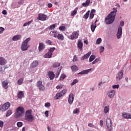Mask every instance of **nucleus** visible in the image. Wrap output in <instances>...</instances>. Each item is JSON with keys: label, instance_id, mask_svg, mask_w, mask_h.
Returning <instances> with one entry per match:
<instances>
[{"label": "nucleus", "instance_id": "obj_1", "mask_svg": "<svg viewBox=\"0 0 131 131\" xmlns=\"http://www.w3.org/2000/svg\"><path fill=\"white\" fill-rule=\"evenodd\" d=\"M117 13V8H113V11L105 17L104 22L106 24H112L115 20V16Z\"/></svg>", "mask_w": 131, "mask_h": 131}, {"label": "nucleus", "instance_id": "obj_2", "mask_svg": "<svg viewBox=\"0 0 131 131\" xmlns=\"http://www.w3.org/2000/svg\"><path fill=\"white\" fill-rule=\"evenodd\" d=\"M31 113H32V110H29L26 111L25 116V119L26 120V121L32 122V121L34 120V117H33V115H32Z\"/></svg>", "mask_w": 131, "mask_h": 131}, {"label": "nucleus", "instance_id": "obj_3", "mask_svg": "<svg viewBox=\"0 0 131 131\" xmlns=\"http://www.w3.org/2000/svg\"><path fill=\"white\" fill-rule=\"evenodd\" d=\"M30 40H31V37H29L23 41L21 46V51H27L28 50V48L30 47L29 44H28Z\"/></svg>", "mask_w": 131, "mask_h": 131}, {"label": "nucleus", "instance_id": "obj_4", "mask_svg": "<svg viewBox=\"0 0 131 131\" xmlns=\"http://www.w3.org/2000/svg\"><path fill=\"white\" fill-rule=\"evenodd\" d=\"M67 93V90L64 89L60 91L59 93H57L54 97L55 100H58L61 98L62 96H64L65 94Z\"/></svg>", "mask_w": 131, "mask_h": 131}, {"label": "nucleus", "instance_id": "obj_5", "mask_svg": "<svg viewBox=\"0 0 131 131\" xmlns=\"http://www.w3.org/2000/svg\"><path fill=\"white\" fill-rule=\"evenodd\" d=\"M16 115L18 117H20L22 114H24V107L22 106H19L16 110Z\"/></svg>", "mask_w": 131, "mask_h": 131}, {"label": "nucleus", "instance_id": "obj_6", "mask_svg": "<svg viewBox=\"0 0 131 131\" xmlns=\"http://www.w3.org/2000/svg\"><path fill=\"white\" fill-rule=\"evenodd\" d=\"M37 86L41 92H43L46 90V87H45V85L42 84L41 81L37 82Z\"/></svg>", "mask_w": 131, "mask_h": 131}, {"label": "nucleus", "instance_id": "obj_7", "mask_svg": "<svg viewBox=\"0 0 131 131\" xmlns=\"http://www.w3.org/2000/svg\"><path fill=\"white\" fill-rule=\"evenodd\" d=\"M10 106H11L10 102H6L2 106L1 111L3 112L7 111L10 108Z\"/></svg>", "mask_w": 131, "mask_h": 131}, {"label": "nucleus", "instance_id": "obj_8", "mask_svg": "<svg viewBox=\"0 0 131 131\" xmlns=\"http://www.w3.org/2000/svg\"><path fill=\"white\" fill-rule=\"evenodd\" d=\"M78 35H79V31H75L70 36V39L74 40V39L78 37Z\"/></svg>", "mask_w": 131, "mask_h": 131}, {"label": "nucleus", "instance_id": "obj_9", "mask_svg": "<svg viewBox=\"0 0 131 131\" xmlns=\"http://www.w3.org/2000/svg\"><path fill=\"white\" fill-rule=\"evenodd\" d=\"M122 35V28L119 27L118 29V31L117 33V37L118 39H119L120 37H121V36Z\"/></svg>", "mask_w": 131, "mask_h": 131}, {"label": "nucleus", "instance_id": "obj_10", "mask_svg": "<svg viewBox=\"0 0 131 131\" xmlns=\"http://www.w3.org/2000/svg\"><path fill=\"white\" fill-rule=\"evenodd\" d=\"M38 19L41 21H46V20H47V16L46 14L40 13L38 15Z\"/></svg>", "mask_w": 131, "mask_h": 131}, {"label": "nucleus", "instance_id": "obj_11", "mask_svg": "<svg viewBox=\"0 0 131 131\" xmlns=\"http://www.w3.org/2000/svg\"><path fill=\"white\" fill-rule=\"evenodd\" d=\"M74 100V96L73 95V94L71 93L69 95V99L68 102L70 105H71L73 103V101Z\"/></svg>", "mask_w": 131, "mask_h": 131}, {"label": "nucleus", "instance_id": "obj_12", "mask_svg": "<svg viewBox=\"0 0 131 131\" xmlns=\"http://www.w3.org/2000/svg\"><path fill=\"white\" fill-rule=\"evenodd\" d=\"M123 77V70L120 71L117 74L116 77V80H118L121 79Z\"/></svg>", "mask_w": 131, "mask_h": 131}, {"label": "nucleus", "instance_id": "obj_13", "mask_svg": "<svg viewBox=\"0 0 131 131\" xmlns=\"http://www.w3.org/2000/svg\"><path fill=\"white\" fill-rule=\"evenodd\" d=\"M91 54H92V52H89L87 54H84L81 58V60L83 61V60H86V59L89 58L90 56H91Z\"/></svg>", "mask_w": 131, "mask_h": 131}, {"label": "nucleus", "instance_id": "obj_14", "mask_svg": "<svg viewBox=\"0 0 131 131\" xmlns=\"http://www.w3.org/2000/svg\"><path fill=\"white\" fill-rule=\"evenodd\" d=\"M107 96L108 97H110V98H113L114 96H115V91L114 90H111L107 93Z\"/></svg>", "mask_w": 131, "mask_h": 131}, {"label": "nucleus", "instance_id": "obj_15", "mask_svg": "<svg viewBox=\"0 0 131 131\" xmlns=\"http://www.w3.org/2000/svg\"><path fill=\"white\" fill-rule=\"evenodd\" d=\"M44 49H46V46L45 45V44L41 42L39 43L38 50L39 52L43 51Z\"/></svg>", "mask_w": 131, "mask_h": 131}, {"label": "nucleus", "instance_id": "obj_16", "mask_svg": "<svg viewBox=\"0 0 131 131\" xmlns=\"http://www.w3.org/2000/svg\"><path fill=\"white\" fill-rule=\"evenodd\" d=\"M77 46L78 48L79 49L80 51H81V50H82V47H83V43H82L81 40H78Z\"/></svg>", "mask_w": 131, "mask_h": 131}, {"label": "nucleus", "instance_id": "obj_17", "mask_svg": "<svg viewBox=\"0 0 131 131\" xmlns=\"http://www.w3.org/2000/svg\"><path fill=\"white\" fill-rule=\"evenodd\" d=\"M7 64V60L4 57H0V65L2 66Z\"/></svg>", "mask_w": 131, "mask_h": 131}, {"label": "nucleus", "instance_id": "obj_18", "mask_svg": "<svg viewBox=\"0 0 131 131\" xmlns=\"http://www.w3.org/2000/svg\"><path fill=\"white\" fill-rule=\"evenodd\" d=\"M58 34H59L56 31H51L50 33V35H51V36H53V37H57L58 36Z\"/></svg>", "mask_w": 131, "mask_h": 131}, {"label": "nucleus", "instance_id": "obj_19", "mask_svg": "<svg viewBox=\"0 0 131 131\" xmlns=\"http://www.w3.org/2000/svg\"><path fill=\"white\" fill-rule=\"evenodd\" d=\"M37 65H38V61H37V60H34L32 62L31 67H32V68H35V67H36Z\"/></svg>", "mask_w": 131, "mask_h": 131}, {"label": "nucleus", "instance_id": "obj_20", "mask_svg": "<svg viewBox=\"0 0 131 131\" xmlns=\"http://www.w3.org/2000/svg\"><path fill=\"white\" fill-rule=\"evenodd\" d=\"M95 13H96V10L92 9L90 12V19H93L95 16Z\"/></svg>", "mask_w": 131, "mask_h": 131}, {"label": "nucleus", "instance_id": "obj_21", "mask_svg": "<svg viewBox=\"0 0 131 131\" xmlns=\"http://www.w3.org/2000/svg\"><path fill=\"white\" fill-rule=\"evenodd\" d=\"M48 74L50 79L52 80L55 78V74H54V72L50 71L48 72Z\"/></svg>", "mask_w": 131, "mask_h": 131}, {"label": "nucleus", "instance_id": "obj_22", "mask_svg": "<svg viewBox=\"0 0 131 131\" xmlns=\"http://www.w3.org/2000/svg\"><path fill=\"white\" fill-rule=\"evenodd\" d=\"M91 3V0H86L85 3H82V6L86 8L90 6V3Z\"/></svg>", "mask_w": 131, "mask_h": 131}, {"label": "nucleus", "instance_id": "obj_23", "mask_svg": "<svg viewBox=\"0 0 131 131\" xmlns=\"http://www.w3.org/2000/svg\"><path fill=\"white\" fill-rule=\"evenodd\" d=\"M2 84L3 88H4V89H5V90H7V89H8V84H9V83L8 82L3 81L2 82Z\"/></svg>", "mask_w": 131, "mask_h": 131}, {"label": "nucleus", "instance_id": "obj_24", "mask_svg": "<svg viewBox=\"0 0 131 131\" xmlns=\"http://www.w3.org/2000/svg\"><path fill=\"white\" fill-rule=\"evenodd\" d=\"M92 70V69L82 71L78 73V74H88L90 71Z\"/></svg>", "mask_w": 131, "mask_h": 131}, {"label": "nucleus", "instance_id": "obj_25", "mask_svg": "<svg viewBox=\"0 0 131 131\" xmlns=\"http://www.w3.org/2000/svg\"><path fill=\"white\" fill-rule=\"evenodd\" d=\"M20 38H21V35H17L14 36L12 38V40L17 41V40H19V39H20Z\"/></svg>", "mask_w": 131, "mask_h": 131}, {"label": "nucleus", "instance_id": "obj_26", "mask_svg": "<svg viewBox=\"0 0 131 131\" xmlns=\"http://www.w3.org/2000/svg\"><path fill=\"white\" fill-rule=\"evenodd\" d=\"M52 56H53V54H52L50 52L48 51V52L44 55V58H46V59H49V58H51Z\"/></svg>", "mask_w": 131, "mask_h": 131}, {"label": "nucleus", "instance_id": "obj_27", "mask_svg": "<svg viewBox=\"0 0 131 131\" xmlns=\"http://www.w3.org/2000/svg\"><path fill=\"white\" fill-rule=\"evenodd\" d=\"M24 97V93L22 91H20L18 92V94H17V97L18 99H22Z\"/></svg>", "mask_w": 131, "mask_h": 131}, {"label": "nucleus", "instance_id": "obj_28", "mask_svg": "<svg viewBox=\"0 0 131 131\" xmlns=\"http://www.w3.org/2000/svg\"><path fill=\"white\" fill-rule=\"evenodd\" d=\"M97 28V25L96 24H92V25L91 26V29L92 31V32H95V29Z\"/></svg>", "mask_w": 131, "mask_h": 131}, {"label": "nucleus", "instance_id": "obj_29", "mask_svg": "<svg viewBox=\"0 0 131 131\" xmlns=\"http://www.w3.org/2000/svg\"><path fill=\"white\" fill-rule=\"evenodd\" d=\"M56 37H57L58 39L59 40H64V36L61 34H58Z\"/></svg>", "mask_w": 131, "mask_h": 131}, {"label": "nucleus", "instance_id": "obj_30", "mask_svg": "<svg viewBox=\"0 0 131 131\" xmlns=\"http://www.w3.org/2000/svg\"><path fill=\"white\" fill-rule=\"evenodd\" d=\"M60 65H61V63L60 62H55L53 64V68H57L59 67V66H60Z\"/></svg>", "mask_w": 131, "mask_h": 131}, {"label": "nucleus", "instance_id": "obj_31", "mask_svg": "<svg viewBox=\"0 0 131 131\" xmlns=\"http://www.w3.org/2000/svg\"><path fill=\"white\" fill-rule=\"evenodd\" d=\"M71 68L74 72H76V71L78 70V68H77V66L75 65L72 66Z\"/></svg>", "mask_w": 131, "mask_h": 131}, {"label": "nucleus", "instance_id": "obj_32", "mask_svg": "<svg viewBox=\"0 0 131 131\" xmlns=\"http://www.w3.org/2000/svg\"><path fill=\"white\" fill-rule=\"evenodd\" d=\"M123 117L124 118H130L131 119V114H123Z\"/></svg>", "mask_w": 131, "mask_h": 131}, {"label": "nucleus", "instance_id": "obj_33", "mask_svg": "<svg viewBox=\"0 0 131 131\" xmlns=\"http://www.w3.org/2000/svg\"><path fill=\"white\" fill-rule=\"evenodd\" d=\"M110 107L109 105L105 106L104 109V113L106 114L109 112Z\"/></svg>", "mask_w": 131, "mask_h": 131}, {"label": "nucleus", "instance_id": "obj_34", "mask_svg": "<svg viewBox=\"0 0 131 131\" xmlns=\"http://www.w3.org/2000/svg\"><path fill=\"white\" fill-rule=\"evenodd\" d=\"M90 10H88V12L84 15L83 18L84 19H88L89 18V16H90Z\"/></svg>", "mask_w": 131, "mask_h": 131}, {"label": "nucleus", "instance_id": "obj_35", "mask_svg": "<svg viewBox=\"0 0 131 131\" xmlns=\"http://www.w3.org/2000/svg\"><path fill=\"white\" fill-rule=\"evenodd\" d=\"M23 81H24V79L23 78L18 79L17 81V84H18V85H21V84L23 83Z\"/></svg>", "mask_w": 131, "mask_h": 131}, {"label": "nucleus", "instance_id": "obj_36", "mask_svg": "<svg viewBox=\"0 0 131 131\" xmlns=\"http://www.w3.org/2000/svg\"><path fill=\"white\" fill-rule=\"evenodd\" d=\"M94 59H96V56L94 55H92L90 58H89V61L90 62H93V60Z\"/></svg>", "mask_w": 131, "mask_h": 131}, {"label": "nucleus", "instance_id": "obj_37", "mask_svg": "<svg viewBox=\"0 0 131 131\" xmlns=\"http://www.w3.org/2000/svg\"><path fill=\"white\" fill-rule=\"evenodd\" d=\"M12 114V110H9L6 113V117H9V116H10V115H11Z\"/></svg>", "mask_w": 131, "mask_h": 131}, {"label": "nucleus", "instance_id": "obj_38", "mask_svg": "<svg viewBox=\"0 0 131 131\" xmlns=\"http://www.w3.org/2000/svg\"><path fill=\"white\" fill-rule=\"evenodd\" d=\"M77 13V9H75L74 10L71 12V16H74V15H76Z\"/></svg>", "mask_w": 131, "mask_h": 131}, {"label": "nucleus", "instance_id": "obj_39", "mask_svg": "<svg viewBox=\"0 0 131 131\" xmlns=\"http://www.w3.org/2000/svg\"><path fill=\"white\" fill-rule=\"evenodd\" d=\"M33 21V20H31L30 21H28L27 23H26L24 24L23 26L24 27H25V26H28V25H30V24H31V23H32Z\"/></svg>", "mask_w": 131, "mask_h": 131}, {"label": "nucleus", "instance_id": "obj_40", "mask_svg": "<svg viewBox=\"0 0 131 131\" xmlns=\"http://www.w3.org/2000/svg\"><path fill=\"white\" fill-rule=\"evenodd\" d=\"M55 50H56V48L55 47L53 48H51L49 50V52L51 53L52 55H53V52H54V51H55Z\"/></svg>", "mask_w": 131, "mask_h": 131}, {"label": "nucleus", "instance_id": "obj_41", "mask_svg": "<svg viewBox=\"0 0 131 131\" xmlns=\"http://www.w3.org/2000/svg\"><path fill=\"white\" fill-rule=\"evenodd\" d=\"M56 28V25L53 24L52 25H51L49 28V30H53V29H55Z\"/></svg>", "mask_w": 131, "mask_h": 131}, {"label": "nucleus", "instance_id": "obj_42", "mask_svg": "<svg viewBox=\"0 0 131 131\" xmlns=\"http://www.w3.org/2000/svg\"><path fill=\"white\" fill-rule=\"evenodd\" d=\"M77 82H78V80L77 79H74L73 82H72V83L71 84V85H74V84H76V83H77Z\"/></svg>", "mask_w": 131, "mask_h": 131}, {"label": "nucleus", "instance_id": "obj_43", "mask_svg": "<svg viewBox=\"0 0 131 131\" xmlns=\"http://www.w3.org/2000/svg\"><path fill=\"white\" fill-rule=\"evenodd\" d=\"M66 78V75L62 74L60 77V80H63L64 79Z\"/></svg>", "mask_w": 131, "mask_h": 131}, {"label": "nucleus", "instance_id": "obj_44", "mask_svg": "<svg viewBox=\"0 0 131 131\" xmlns=\"http://www.w3.org/2000/svg\"><path fill=\"white\" fill-rule=\"evenodd\" d=\"M101 42H102V39H101V38H98L96 41L97 45H100V43H101Z\"/></svg>", "mask_w": 131, "mask_h": 131}, {"label": "nucleus", "instance_id": "obj_45", "mask_svg": "<svg viewBox=\"0 0 131 131\" xmlns=\"http://www.w3.org/2000/svg\"><path fill=\"white\" fill-rule=\"evenodd\" d=\"M59 29L61 31H65V29H66V28L65 27V26H60L59 27Z\"/></svg>", "mask_w": 131, "mask_h": 131}, {"label": "nucleus", "instance_id": "obj_46", "mask_svg": "<svg viewBox=\"0 0 131 131\" xmlns=\"http://www.w3.org/2000/svg\"><path fill=\"white\" fill-rule=\"evenodd\" d=\"M98 62H100V59L99 58H96L93 62L92 64L93 65L96 64V63H98Z\"/></svg>", "mask_w": 131, "mask_h": 131}, {"label": "nucleus", "instance_id": "obj_47", "mask_svg": "<svg viewBox=\"0 0 131 131\" xmlns=\"http://www.w3.org/2000/svg\"><path fill=\"white\" fill-rule=\"evenodd\" d=\"M0 34H2L5 31V28H4L3 27H0Z\"/></svg>", "mask_w": 131, "mask_h": 131}, {"label": "nucleus", "instance_id": "obj_48", "mask_svg": "<svg viewBox=\"0 0 131 131\" xmlns=\"http://www.w3.org/2000/svg\"><path fill=\"white\" fill-rule=\"evenodd\" d=\"M78 59L77 58V57L76 56V55L74 56V58H73V62H76V61H78Z\"/></svg>", "mask_w": 131, "mask_h": 131}, {"label": "nucleus", "instance_id": "obj_49", "mask_svg": "<svg viewBox=\"0 0 131 131\" xmlns=\"http://www.w3.org/2000/svg\"><path fill=\"white\" fill-rule=\"evenodd\" d=\"M104 50H105V48L103 46L100 47V54H102L104 52Z\"/></svg>", "mask_w": 131, "mask_h": 131}, {"label": "nucleus", "instance_id": "obj_50", "mask_svg": "<svg viewBox=\"0 0 131 131\" xmlns=\"http://www.w3.org/2000/svg\"><path fill=\"white\" fill-rule=\"evenodd\" d=\"M60 72H61V69L57 71V72H56V78L58 77V76H59V75H60Z\"/></svg>", "mask_w": 131, "mask_h": 131}, {"label": "nucleus", "instance_id": "obj_51", "mask_svg": "<svg viewBox=\"0 0 131 131\" xmlns=\"http://www.w3.org/2000/svg\"><path fill=\"white\" fill-rule=\"evenodd\" d=\"M22 122H18L17 123V126H18V127H21V126H22Z\"/></svg>", "mask_w": 131, "mask_h": 131}, {"label": "nucleus", "instance_id": "obj_52", "mask_svg": "<svg viewBox=\"0 0 131 131\" xmlns=\"http://www.w3.org/2000/svg\"><path fill=\"white\" fill-rule=\"evenodd\" d=\"M79 112V109L76 108L75 110L73 111L74 114H76V113H78Z\"/></svg>", "mask_w": 131, "mask_h": 131}, {"label": "nucleus", "instance_id": "obj_53", "mask_svg": "<svg viewBox=\"0 0 131 131\" xmlns=\"http://www.w3.org/2000/svg\"><path fill=\"white\" fill-rule=\"evenodd\" d=\"M46 43H48V45H50V46H52V41H51L50 40H46Z\"/></svg>", "mask_w": 131, "mask_h": 131}, {"label": "nucleus", "instance_id": "obj_54", "mask_svg": "<svg viewBox=\"0 0 131 131\" xmlns=\"http://www.w3.org/2000/svg\"><path fill=\"white\" fill-rule=\"evenodd\" d=\"M62 88H63V85H62V84L57 85V86H56V89H57V90H59V89H62Z\"/></svg>", "mask_w": 131, "mask_h": 131}, {"label": "nucleus", "instance_id": "obj_55", "mask_svg": "<svg viewBox=\"0 0 131 131\" xmlns=\"http://www.w3.org/2000/svg\"><path fill=\"white\" fill-rule=\"evenodd\" d=\"M120 25L121 26V27H123V26H124V21H120Z\"/></svg>", "mask_w": 131, "mask_h": 131}, {"label": "nucleus", "instance_id": "obj_56", "mask_svg": "<svg viewBox=\"0 0 131 131\" xmlns=\"http://www.w3.org/2000/svg\"><path fill=\"white\" fill-rule=\"evenodd\" d=\"M46 117H49V111H46L45 113Z\"/></svg>", "mask_w": 131, "mask_h": 131}, {"label": "nucleus", "instance_id": "obj_57", "mask_svg": "<svg viewBox=\"0 0 131 131\" xmlns=\"http://www.w3.org/2000/svg\"><path fill=\"white\" fill-rule=\"evenodd\" d=\"M119 85H113V89H118Z\"/></svg>", "mask_w": 131, "mask_h": 131}, {"label": "nucleus", "instance_id": "obj_58", "mask_svg": "<svg viewBox=\"0 0 131 131\" xmlns=\"http://www.w3.org/2000/svg\"><path fill=\"white\" fill-rule=\"evenodd\" d=\"M100 125H101V126H103V125H104V121L103 120H100Z\"/></svg>", "mask_w": 131, "mask_h": 131}, {"label": "nucleus", "instance_id": "obj_59", "mask_svg": "<svg viewBox=\"0 0 131 131\" xmlns=\"http://www.w3.org/2000/svg\"><path fill=\"white\" fill-rule=\"evenodd\" d=\"M45 106L46 107H50L51 106V104L49 102L45 103Z\"/></svg>", "mask_w": 131, "mask_h": 131}, {"label": "nucleus", "instance_id": "obj_60", "mask_svg": "<svg viewBox=\"0 0 131 131\" xmlns=\"http://www.w3.org/2000/svg\"><path fill=\"white\" fill-rule=\"evenodd\" d=\"M2 126H4V122L0 121V127H2Z\"/></svg>", "mask_w": 131, "mask_h": 131}, {"label": "nucleus", "instance_id": "obj_61", "mask_svg": "<svg viewBox=\"0 0 131 131\" xmlns=\"http://www.w3.org/2000/svg\"><path fill=\"white\" fill-rule=\"evenodd\" d=\"M2 14H3V15H7V11L6 10H3V11H2Z\"/></svg>", "mask_w": 131, "mask_h": 131}, {"label": "nucleus", "instance_id": "obj_62", "mask_svg": "<svg viewBox=\"0 0 131 131\" xmlns=\"http://www.w3.org/2000/svg\"><path fill=\"white\" fill-rule=\"evenodd\" d=\"M88 126H89L90 127H94V125L93 124V123H89L88 124Z\"/></svg>", "mask_w": 131, "mask_h": 131}, {"label": "nucleus", "instance_id": "obj_63", "mask_svg": "<svg viewBox=\"0 0 131 131\" xmlns=\"http://www.w3.org/2000/svg\"><path fill=\"white\" fill-rule=\"evenodd\" d=\"M48 7L49 8H52L53 7V5H52V4H51V3H49L48 4Z\"/></svg>", "mask_w": 131, "mask_h": 131}, {"label": "nucleus", "instance_id": "obj_64", "mask_svg": "<svg viewBox=\"0 0 131 131\" xmlns=\"http://www.w3.org/2000/svg\"><path fill=\"white\" fill-rule=\"evenodd\" d=\"M47 128L48 131H51V128L50 127H48Z\"/></svg>", "mask_w": 131, "mask_h": 131}]
</instances>
